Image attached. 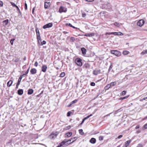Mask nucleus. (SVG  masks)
Here are the masks:
<instances>
[{
	"label": "nucleus",
	"mask_w": 147,
	"mask_h": 147,
	"mask_svg": "<svg viewBox=\"0 0 147 147\" xmlns=\"http://www.w3.org/2000/svg\"><path fill=\"white\" fill-rule=\"evenodd\" d=\"M59 133V132L57 131H53L49 135L48 138L50 139L54 140L57 137Z\"/></svg>",
	"instance_id": "1"
},
{
	"label": "nucleus",
	"mask_w": 147,
	"mask_h": 147,
	"mask_svg": "<svg viewBox=\"0 0 147 147\" xmlns=\"http://www.w3.org/2000/svg\"><path fill=\"white\" fill-rule=\"evenodd\" d=\"M75 62L78 66H81L82 65V59L80 58L76 59L75 60Z\"/></svg>",
	"instance_id": "2"
},
{
	"label": "nucleus",
	"mask_w": 147,
	"mask_h": 147,
	"mask_svg": "<svg viewBox=\"0 0 147 147\" xmlns=\"http://www.w3.org/2000/svg\"><path fill=\"white\" fill-rule=\"evenodd\" d=\"M106 35L107 34H109V35H111V34H113L115 35H121L122 36L123 35V34L120 32H109V33H108L107 32L106 33Z\"/></svg>",
	"instance_id": "3"
},
{
	"label": "nucleus",
	"mask_w": 147,
	"mask_h": 147,
	"mask_svg": "<svg viewBox=\"0 0 147 147\" xmlns=\"http://www.w3.org/2000/svg\"><path fill=\"white\" fill-rule=\"evenodd\" d=\"M111 53L115 55L116 56L119 57L121 55L120 52L116 50H112L111 51Z\"/></svg>",
	"instance_id": "4"
},
{
	"label": "nucleus",
	"mask_w": 147,
	"mask_h": 147,
	"mask_svg": "<svg viewBox=\"0 0 147 147\" xmlns=\"http://www.w3.org/2000/svg\"><path fill=\"white\" fill-rule=\"evenodd\" d=\"M102 8L104 9H110L111 8V5L109 3H107L104 4L102 5Z\"/></svg>",
	"instance_id": "5"
},
{
	"label": "nucleus",
	"mask_w": 147,
	"mask_h": 147,
	"mask_svg": "<svg viewBox=\"0 0 147 147\" xmlns=\"http://www.w3.org/2000/svg\"><path fill=\"white\" fill-rule=\"evenodd\" d=\"M59 11V12L60 13L66 12L67 11V8L63 6H61Z\"/></svg>",
	"instance_id": "6"
},
{
	"label": "nucleus",
	"mask_w": 147,
	"mask_h": 147,
	"mask_svg": "<svg viewBox=\"0 0 147 147\" xmlns=\"http://www.w3.org/2000/svg\"><path fill=\"white\" fill-rule=\"evenodd\" d=\"M144 23V21L143 20H140L137 23V25L139 26H142Z\"/></svg>",
	"instance_id": "7"
},
{
	"label": "nucleus",
	"mask_w": 147,
	"mask_h": 147,
	"mask_svg": "<svg viewBox=\"0 0 147 147\" xmlns=\"http://www.w3.org/2000/svg\"><path fill=\"white\" fill-rule=\"evenodd\" d=\"M53 26V23H50L47 24L43 26V28L44 29H46V28H49Z\"/></svg>",
	"instance_id": "8"
},
{
	"label": "nucleus",
	"mask_w": 147,
	"mask_h": 147,
	"mask_svg": "<svg viewBox=\"0 0 147 147\" xmlns=\"http://www.w3.org/2000/svg\"><path fill=\"white\" fill-rule=\"evenodd\" d=\"M51 3L50 2H45L44 5V7L45 9H47L50 6Z\"/></svg>",
	"instance_id": "9"
},
{
	"label": "nucleus",
	"mask_w": 147,
	"mask_h": 147,
	"mask_svg": "<svg viewBox=\"0 0 147 147\" xmlns=\"http://www.w3.org/2000/svg\"><path fill=\"white\" fill-rule=\"evenodd\" d=\"M100 70H95L93 71V74L95 75H97L100 73Z\"/></svg>",
	"instance_id": "10"
},
{
	"label": "nucleus",
	"mask_w": 147,
	"mask_h": 147,
	"mask_svg": "<svg viewBox=\"0 0 147 147\" xmlns=\"http://www.w3.org/2000/svg\"><path fill=\"white\" fill-rule=\"evenodd\" d=\"M47 69V67L46 65H43L42 67V71L44 72H45Z\"/></svg>",
	"instance_id": "11"
},
{
	"label": "nucleus",
	"mask_w": 147,
	"mask_h": 147,
	"mask_svg": "<svg viewBox=\"0 0 147 147\" xmlns=\"http://www.w3.org/2000/svg\"><path fill=\"white\" fill-rule=\"evenodd\" d=\"M30 72L32 74H34L36 73L37 70L35 68H32L31 69Z\"/></svg>",
	"instance_id": "12"
},
{
	"label": "nucleus",
	"mask_w": 147,
	"mask_h": 147,
	"mask_svg": "<svg viewBox=\"0 0 147 147\" xmlns=\"http://www.w3.org/2000/svg\"><path fill=\"white\" fill-rule=\"evenodd\" d=\"M8 22L9 20L7 19L3 21V25L4 26H5L7 25L8 23Z\"/></svg>",
	"instance_id": "13"
},
{
	"label": "nucleus",
	"mask_w": 147,
	"mask_h": 147,
	"mask_svg": "<svg viewBox=\"0 0 147 147\" xmlns=\"http://www.w3.org/2000/svg\"><path fill=\"white\" fill-rule=\"evenodd\" d=\"M131 140H128L125 142V147H127L129 144L131 142Z\"/></svg>",
	"instance_id": "14"
},
{
	"label": "nucleus",
	"mask_w": 147,
	"mask_h": 147,
	"mask_svg": "<svg viewBox=\"0 0 147 147\" xmlns=\"http://www.w3.org/2000/svg\"><path fill=\"white\" fill-rule=\"evenodd\" d=\"M71 143H66V144H65V143L64 142H63V141L62 142H61L60 143V144L59 145V146L60 147H61V146H63V145H68L70 144Z\"/></svg>",
	"instance_id": "15"
},
{
	"label": "nucleus",
	"mask_w": 147,
	"mask_h": 147,
	"mask_svg": "<svg viewBox=\"0 0 147 147\" xmlns=\"http://www.w3.org/2000/svg\"><path fill=\"white\" fill-rule=\"evenodd\" d=\"M81 51L83 55H85L86 54V50L84 48H82L81 49Z\"/></svg>",
	"instance_id": "16"
},
{
	"label": "nucleus",
	"mask_w": 147,
	"mask_h": 147,
	"mask_svg": "<svg viewBox=\"0 0 147 147\" xmlns=\"http://www.w3.org/2000/svg\"><path fill=\"white\" fill-rule=\"evenodd\" d=\"M96 142V140L94 138H92L90 140V142L92 144H94Z\"/></svg>",
	"instance_id": "17"
},
{
	"label": "nucleus",
	"mask_w": 147,
	"mask_h": 147,
	"mask_svg": "<svg viewBox=\"0 0 147 147\" xmlns=\"http://www.w3.org/2000/svg\"><path fill=\"white\" fill-rule=\"evenodd\" d=\"M66 26H69L70 27H72L74 28L75 29H77V28L76 27L74 26H73L72 25L70 24V23H66L65 24Z\"/></svg>",
	"instance_id": "18"
},
{
	"label": "nucleus",
	"mask_w": 147,
	"mask_h": 147,
	"mask_svg": "<svg viewBox=\"0 0 147 147\" xmlns=\"http://www.w3.org/2000/svg\"><path fill=\"white\" fill-rule=\"evenodd\" d=\"M84 67L86 69H89L90 67V65L88 63H86L84 65Z\"/></svg>",
	"instance_id": "19"
},
{
	"label": "nucleus",
	"mask_w": 147,
	"mask_h": 147,
	"mask_svg": "<svg viewBox=\"0 0 147 147\" xmlns=\"http://www.w3.org/2000/svg\"><path fill=\"white\" fill-rule=\"evenodd\" d=\"M72 134V132H69L66 134L65 135L66 137H69L71 136Z\"/></svg>",
	"instance_id": "20"
},
{
	"label": "nucleus",
	"mask_w": 147,
	"mask_h": 147,
	"mask_svg": "<svg viewBox=\"0 0 147 147\" xmlns=\"http://www.w3.org/2000/svg\"><path fill=\"white\" fill-rule=\"evenodd\" d=\"M23 91L22 89H20L18 90V92L19 95H22L23 93Z\"/></svg>",
	"instance_id": "21"
},
{
	"label": "nucleus",
	"mask_w": 147,
	"mask_h": 147,
	"mask_svg": "<svg viewBox=\"0 0 147 147\" xmlns=\"http://www.w3.org/2000/svg\"><path fill=\"white\" fill-rule=\"evenodd\" d=\"M12 82L13 81L12 80H9V81L7 83V86L10 87L11 85Z\"/></svg>",
	"instance_id": "22"
},
{
	"label": "nucleus",
	"mask_w": 147,
	"mask_h": 147,
	"mask_svg": "<svg viewBox=\"0 0 147 147\" xmlns=\"http://www.w3.org/2000/svg\"><path fill=\"white\" fill-rule=\"evenodd\" d=\"M94 36L93 33H87L85 35V36H86L91 37Z\"/></svg>",
	"instance_id": "23"
},
{
	"label": "nucleus",
	"mask_w": 147,
	"mask_h": 147,
	"mask_svg": "<svg viewBox=\"0 0 147 147\" xmlns=\"http://www.w3.org/2000/svg\"><path fill=\"white\" fill-rule=\"evenodd\" d=\"M111 86V85L110 84H107L105 87V90H108L110 88Z\"/></svg>",
	"instance_id": "24"
},
{
	"label": "nucleus",
	"mask_w": 147,
	"mask_h": 147,
	"mask_svg": "<svg viewBox=\"0 0 147 147\" xmlns=\"http://www.w3.org/2000/svg\"><path fill=\"white\" fill-rule=\"evenodd\" d=\"M22 76H20L19 79H18V82H17V85H19V84H20V82H21V80L22 79Z\"/></svg>",
	"instance_id": "25"
},
{
	"label": "nucleus",
	"mask_w": 147,
	"mask_h": 147,
	"mask_svg": "<svg viewBox=\"0 0 147 147\" xmlns=\"http://www.w3.org/2000/svg\"><path fill=\"white\" fill-rule=\"evenodd\" d=\"M33 90L32 89H29L28 92V94H31L33 93Z\"/></svg>",
	"instance_id": "26"
},
{
	"label": "nucleus",
	"mask_w": 147,
	"mask_h": 147,
	"mask_svg": "<svg viewBox=\"0 0 147 147\" xmlns=\"http://www.w3.org/2000/svg\"><path fill=\"white\" fill-rule=\"evenodd\" d=\"M73 139V138H71L68 140H67L66 139H65V140H64L63 141L65 143V144H66V143L67 142H71V140Z\"/></svg>",
	"instance_id": "27"
},
{
	"label": "nucleus",
	"mask_w": 147,
	"mask_h": 147,
	"mask_svg": "<svg viewBox=\"0 0 147 147\" xmlns=\"http://www.w3.org/2000/svg\"><path fill=\"white\" fill-rule=\"evenodd\" d=\"M37 38L38 40V42H41V40L40 38V35H39L38 36H37Z\"/></svg>",
	"instance_id": "28"
},
{
	"label": "nucleus",
	"mask_w": 147,
	"mask_h": 147,
	"mask_svg": "<svg viewBox=\"0 0 147 147\" xmlns=\"http://www.w3.org/2000/svg\"><path fill=\"white\" fill-rule=\"evenodd\" d=\"M129 52L127 51H124L123 52V54L124 55H127L129 54Z\"/></svg>",
	"instance_id": "29"
},
{
	"label": "nucleus",
	"mask_w": 147,
	"mask_h": 147,
	"mask_svg": "<svg viewBox=\"0 0 147 147\" xmlns=\"http://www.w3.org/2000/svg\"><path fill=\"white\" fill-rule=\"evenodd\" d=\"M79 131L80 134L81 135H83L84 134V132H83V130L82 129H79Z\"/></svg>",
	"instance_id": "30"
},
{
	"label": "nucleus",
	"mask_w": 147,
	"mask_h": 147,
	"mask_svg": "<svg viewBox=\"0 0 147 147\" xmlns=\"http://www.w3.org/2000/svg\"><path fill=\"white\" fill-rule=\"evenodd\" d=\"M147 53V50H143L141 53L142 55H144Z\"/></svg>",
	"instance_id": "31"
},
{
	"label": "nucleus",
	"mask_w": 147,
	"mask_h": 147,
	"mask_svg": "<svg viewBox=\"0 0 147 147\" xmlns=\"http://www.w3.org/2000/svg\"><path fill=\"white\" fill-rule=\"evenodd\" d=\"M65 75V73L64 72L61 73L60 75V76L61 77H63Z\"/></svg>",
	"instance_id": "32"
},
{
	"label": "nucleus",
	"mask_w": 147,
	"mask_h": 147,
	"mask_svg": "<svg viewBox=\"0 0 147 147\" xmlns=\"http://www.w3.org/2000/svg\"><path fill=\"white\" fill-rule=\"evenodd\" d=\"M92 114H90V115L84 118L83 119L85 121L89 118L90 117L92 116Z\"/></svg>",
	"instance_id": "33"
},
{
	"label": "nucleus",
	"mask_w": 147,
	"mask_h": 147,
	"mask_svg": "<svg viewBox=\"0 0 147 147\" xmlns=\"http://www.w3.org/2000/svg\"><path fill=\"white\" fill-rule=\"evenodd\" d=\"M36 33L37 36H38V34L40 35L39 31L38 28H36Z\"/></svg>",
	"instance_id": "34"
},
{
	"label": "nucleus",
	"mask_w": 147,
	"mask_h": 147,
	"mask_svg": "<svg viewBox=\"0 0 147 147\" xmlns=\"http://www.w3.org/2000/svg\"><path fill=\"white\" fill-rule=\"evenodd\" d=\"M11 5L13 7H16V6H17V5H16L13 2H11L10 3Z\"/></svg>",
	"instance_id": "35"
},
{
	"label": "nucleus",
	"mask_w": 147,
	"mask_h": 147,
	"mask_svg": "<svg viewBox=\"0 0 147 147\" xmlns=\"http://www.w3.org/2000/svg\"><path fill=\"white\" fill-rule=\"evenodd\" d=\"M116 84V82H112L111 84H110L111 85V86H115V85Z\"/></svg>",
	"instance_id": "36"
},
{
	"label": "nucleus",
	"mask_w": 147,
	"mask_h": 147,
	"mask_svg": "<svg viewBox=\"0 0 147 147\" xmlns=\"http://www.w3.org/2000/svg\"><path fill=\"white\" fill-rule=\"evenodd\" d=\"M75 39L74 37H71L70 38V40L71 41L74 42L75 41Z\"/></svg>",
	"instance_id": "37"
},
{
	"label": "nucleus",
	"mask_w": 147,
	"mask_h": 147,
	"mask_svg": "<svg viewBox=\"0 0 147 147\" xmlns=\"http://www.w3.org/2000/svg\"><path fill=\"white\" fill-rule=\"evenodd\" d=\"M126 92L125 91H123L121 93V95H125L126 94Z\"/></svg>",
	"instance_id": "38"
},
{
	"label": "nucleus",
	"mask_w": 147,
	"mask_h": 147,
	"mask_svg": "<svg viewBox=\"0 0 147 147\" xmlns=\"http://www.w3.org/2000/svg\"><path fill=\"white\" fill-rule=\"evenodd\" d=\"M103 137L102 136H100L99 137V140L100 141H102L103 140Z\"/></svg>",
	"instance_id": "39"
},
{
	"label": "nucleus",
	"mask_w": 147,
	"mask_h": 147,
	"mask_svg": "<svg viewBox=\"0 0 147 147\" xmlns=\"http://www.w3.org/2000/svg\"><path fill=\"white\" fill-rule=\"evenodd\" d=\"M129 96H126L123 97V98H121L120 99L123 100V99H126V98H127L129 97Z\"/></svg>",
	"instance_id": "40"
},
{
	"label": "nucleus",
	"mask_w": 147,
	"mask_h": 147,
	"mask_svg": "<svg viewBox=\"0 0 147 147\" xmlns=\"http://www.w3.org/2000/svg\"><path fill=\"white\" fill-rule=\"evenodd\" d=\"M114 25L116 26H119V23L117 22H115L114 23Z\"/></svg>",
	"instance_id": "41"
},
{
	"label": "nucleus",
	"mask_w": 147,
	"mask_h": 147,
	"mask_svg": "<svg viewBox=\"0 0 147 147\" xmlns=\"http://www.w3.org/2000/svg\"><path fill=\"white\" fill-rule=\"evenodd\" d=\"M77 101V100H74V101L71 102V104H74L75 103H76Z\"/></svg>",
	"instance_id": "42"
},
{
	"label": "nucleus",
	"mask_w": 147,
	"mask_h": 147,
	"mask_svg": "<svg viewBox=\"0 0 147 147\" xmlns=\"http://www.w3.org/2000/svg\"><path fill=\"white\" fill-rule=\"evenodd\" d=\"M14 40H15L14 39H12L10 40V42L11 45H13V41H14Z\"/></svg>",
	"instance_id": "43"
},
{
	"label": "nucleus",
	"mask_w": 147,
	"mask_h": 147,
	"mask_svg": "<svg viewBox=\"0 0 147 147\" xmlns=\"http://www.w3.org/2000/svg\"><path fill=\"white\" fill-rule=\"evenodd\" d=\"M143 128H144V130L147 129V123L146 124L144 125Z\"/></svg>",
	"instance_id": "44"
},
{
	"label": "nucleus",
	"mask_w": 147,
	"mask_h": 147,
	"mask_svg": "<svg viewBox=\"0 0 147 147\" xmlns=\"http://www.w3.org/2000/svg\"><path fill=\"white\" fill-rule=\"evenodd\" d=\"M46 44V42L45 41L43 40L42 42H41V45H45Z\"/></svg>",
	"instance_id": "45"
},
{
	"label": "nucleus",
	"mask_w": 147,
	"mask_h": 147,
	"mask_svg": "<svg viewBox=\"0 0 147 147\" xmlns=\"http://www.w3.org/2000/svg\"><path fill=\"white\" fill-rule=\"evenodd\" d=\"M71 113V112L70 111L68 112L67 114V116L68 117H69L70 116Z\"/></svg>",
	"instance_id": "46"
},
{
	"label": "nucleus",
	"mask_w": 147,
	"mask_h": 147,
	"mask_svg": "<svg viewBox=\"0 0 147 147\" xmlns=\"http://www.w3.org/2000/svg\"><path fill=\"white\" fill-rule=\"evenodd\" d=\"M95 85V83L94 82H92L90 83V85L92 86H94Z\"/></svg>",
	"instance_id": "47"
},
{
	"label": "nucleus",
	"mask_w": 147,
	"mask_h": 147,
	"mask_svg": "<svg viewBox=\"0 0 147 147\" xmlns=\"http://www.w3.org/2000/svg\"><path fill=\"white\" fill-rule=\"evenodd\" d=\"M73 138V139H72L71 140H74V139H75V140H73L72 141V142L71 143H72V142H74L77 139V138H76V137H74V138Z\"/></svg>",
	"instance_id": "48"
},
{
	"label": "nucleus",
	"mask_w": 147,
	"mask_h": 147,
	"mask_svg": "<svg viewBox=\"0 0 147 147\" xmlns=\"http://www.w3.org/2000/svg\"><path fill=\"white\" fill-rule=\"evenodd\" d=\"M25 9L26 10L27 9V4L26 3H25Z\"/></svg>",
	"instance_id": "49"
},
{
	"label": "nucleus",
	"mask_w": 147,
	"mask_h": 147,
	"mask_svg": "<svg viewBox=\"0 0 147 147\" xmlns=\"http://www.w3.org/2000/svg\"><path fill=\"white\" fill-rule=\"evenodd\" d=\"M30 67H29L28 69L25 72V74H28V73L29 72V69H30Z\"/></svg>",
	"instance_id": "50"
},
{
	"label": "nucleus",
	"mask_w": 147,
	"mask_h": 147,
	"mask_svg": "<svg viewBox=\"0 0 147 147\" xmlns=\"http://www.w3.org/2000/svg\"><path fill=\"white\" fill-rule=\"evenodd\" d=\"M34 66H35L36 67H37L38 65V62L37 61L36 62L34 63Z\"/></svg>",
	"instance_id": "51"
},
{
	"label": "nucleus",
	"mask_w": 147,
	"mask_h": 147,
	"mask_svg": "<svg viewBox=\"0 0 147 147\" xmlns=\"http://www.w3.org/2000/svg\"><path fill=\"white\" fill-rule=\"evenodd\" d=\"M86 16V14L85 13H83L82 14V16L83 17H84Z\"/></svg>",
	"instance_id": "52"
},
{
	"label": "nucleus",
	"mask_w": 147,
	"mask_h": 147,
	"mask_svg": "<svg viewBox=\"0 0 147 147\" xmlns=\"http://www.w3.org/2000/svg\"><path fill=\"white\" fill-rule=\"evenodd\" d=\"M0 5L1 6H3V3L2 1H0Z\"/></svg>",
	"instance_id": "53"
},
{
	"label": "nucleus",
	"mask_w": 147,
	"mask_h": 147,
	"mask_svg": "<svg viewBox=\"0 0 147 147\" xmlns=\"http://www.w3.org/2000/svg\"><path fill=\"white\" fill-rule=\"evenodd\" d=\"M123 137V136L122 135H120L118 137V139H120L122 137Z\"/></svg>",
	"instance_id": "54"
},
{
	"label": "nucleus",
	"mask_w": 147,
	"mask_h": 147,
	"mask_svg": "<svg viewBox=\"0 0 147 147\" xmlns=\"http://www.w3.org/2000/svg\"><path fill=\"white\" fill-rule=\"evenodd\" d=\"M139 127H140V126H139V125H137V126H136V127H135V129H138V128H139Z\"/></svg>",
	"instance_id": "55"
},
{
	"label": "nucleus",
	"mask_w": 147,
	"mask_h": 147,
	"mask_svg": "<svg viewBox=\"0 0 147 147\" xmlns=\"http://www.w3.org/2000/svg\"><path fill=\"white\" fill-rule=\"evenodd\" d=\"M18 61H19V59L17 58L15 59V61L16 62H17Z\"/></svg>",
	"instance_id": "56"
},
{
	"label": "nucleus",
	"mask_w": 147,
	"mask_h": 147,
	"mask_svg": "<svg viewBox=\"0 0 147 147\" xmlns=\"http://www.w3.org/2000/svg\"><path fill=\"white\" fill-rule=\"evenodd\" d=\"M86 1L88 2H92L94 0H86Z\"/></svg>",
	"instance_id": "57"
},
{
	"label": "nucleus",
	"mask_w": 147,
	"mask_h": 147,
	"mask_svg": "<svg viewBox=\"0 0 147 147\" xmlns=\"http://www.w3.org/2000/svg\"><path fill=\"white\" fill-rule=\"evenodd\" d=\"M16 7L17 8V10H18V11H20V9H19V8H18V7L17 6H16Z\"/></svg>",
	"instance_id": "58"
},
{
	"label": "nucleus",
	"mask_w": 147,
	"mask_h": 147,
	"mask_svg": "<svg viewBox=\"0 0 147 147\" xmlns=\"http://www.w3.org/2000/svg\"><path fill=\"white\" fill-rule=\"evenodd\" d=\"M16 7L17 8V10H18V11H20V9H19V8H18V7L17 6H16Z\"/></svg>",
	"instance_id": "59"
},
{
	"label": "nucleus",
	"mask_w": 147,
	"mask_h": 147,
	"mask_svg": "<svg viewBox=\"0 0 147 147\" xmlns=\"http://www.w3.org/2000/svg\"><path fill=\"white\" fill-rule=\"evenodd\" d=\"M84 121H85L83 119V120H82V123H81L80 124H82L84 123Z\"/></svg>",
	"instance_id": "60"
},
{
	"label": "nucleus",
	"mask_w": 147,
	"mask_h": 147,
	"mask_svg": "<svg viewBox=\"0 0 147 147\" xmlns=\"http://www.w3.org/2000/svg\"><path fill=\"white\" fill-rule=\"evenodd\" d=\"M147 99V97H146L144 98H143V100H146V99Z\"/></svg>",
	"instance_id": "61"
},
{
	"label": "nucleus",
	"mask_w": 147,
	"mask_h": 147,
	"mask_svg": "<svg viewBox=\"0 0 147 147\" xmlns=\"http://www.w3.org/2000/svg\"><path fill=\"white\" fill-rule=\"evenodd\" d=\"M34 8H33L32 10V13H33L34 12Z\"/></svg>",
	"instance_id": "62"
},
{
	"label": "nucleus",
	"mask_w": 147,
	"mask_h": 147,
	"mask_svg": "<svg viewBox=\"0 0 147 147\" xmlns=\"http://www.w3.org/2000/svg\"><path fill=\"white\" fill-rule=\"evenodd\" d=\"M26 74H25V73L24 74H23L22 75H21V76H22V77L24 76Z\"/></svg>",
	"instance_id": "63"
},
{
	"label": "nucleus",
	"mask_w": 147,
	"mask_h": 147,
	"mask_svg": "<svg viewBox=\"0 0 147 147\" xmlns=\"http://www.w3.org/2000/svg\"><path fill=\"white\" fill-rule=\"evenodd\" d=\"M112 68V67L111 66V65L110 67H109V71L111 69V68Z\"/></svg>",
	"instance_id": "64"
}]
</instances>
